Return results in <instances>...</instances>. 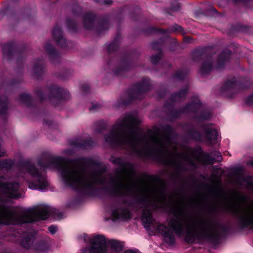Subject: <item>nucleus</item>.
<instances>
[{
    "mask_svg": "<svg viewBox=\"0 0 253 253\" xmlns=\"http://www.w3.org/2000/svg\"><path fill=\"white\" fill-rule=\"evenodd\" d=\"M19 185L17 182H9L2 184L1 188L5 195L9 198H17L19 196L18 188Z\"/></svg>",
    "mask_w": 253,
    "mask_h": 253,
    "instance_id": "nucleus-7",
    "label": "nucleus"
},
{
    "mask_svg": "<svg viewBox=\"0 0 253 253\" xmlns=\"http://www.w3.org/2000/svg\"><path fill=\"white\" fill-rule=\"evenodd\" d=\"M94 17L90 14H87L84 16V21L86 28H89L93 23Z\"/></svg>",
    "mask_w": 253,
    "mask_h": 253,
    "instance_id": "nucleus-17",
    "label": "nucleus"
},
{
    "mask_svg": "<svg viewBox=\"0 0 253 253\" xmlns=\"http://www.w3.org/2000/svg\"><path fill=\"white\" fill-rule=\"evenodd\" d=\"M43 69V64L41 60H36L34 61L32 72L35 74L40 73Z\"/></svg>",
    "mask_w": 253,
    "mask_h": 253,
    "instance_id": "nucleus-15",
    "label": "nucleus"
},
{
    "mask_svg": "<svg viewBox=\"0 0 253 253\" xmlns=\"http://www.w3.org/2000/svg\"><path fill=\"white\" fill-rule=\"evenodd\" d=\"M215 156L213 157V153L210 154H203L201 157L200 160L203 161L204 164H209L213 163L214 161H221V156L219 152H215Z\"/></svg>",
    "mask_w": 253,
    "mask_h": 253,
    "instance_id": "nucleus-10",
    "label": "nucleus"
},
{
    "mask_svg": "<svg viewBox=\"0 0 253 253\" xmlns=\"http://www.w3.org/2000/svg\"><path fill=\"white\" fill-rule=\"evenodd\" d=\"M157 229L163 235L166 242L170 245L174 243L175 241L174 236L167 226L160 224L158 225Z\"/></svg>",
    "mask_w": 253,
    "mask_h": 253,
    "instance_id": "nucleus-9",
    "label": "nucleus"
},
{
    "mask_svg": "<svg viewBox=\"0 0 253 253\" xmlns=\"http://www.w3.org/2000/svg\"><path fill=\"white\" fill-rule=\"evenodd\" d=\"M48 229L51 234H54L57 232V228L55 226L51 225L48 227Z\"/></svg>",
    "mask_w": 253,
    "mask_h": 253,
    "instance_id": "nucleus-28",
    "label": "nucleus"
},
{
    "mask_svg": "<svg viewBox=\"0 0 253 253\" xmlns=\"http://www.w3.org/2000/svg\"><path fill=\"white\" fill-rule=\"evenodd\" d=\"M176 28L175 29L176 30L180 31V29L181 28L180 26H176Z\"/></svg>",
    "mask_w": 253,
    "mask_h": 253,
    "instance_id": "nucleus-33",
    "label": "nucleus"
},
{
    "mask_svg": "<svg viewBox=\"0 0 253 253\" xmlns=\"http://www.w3.org/2000/svg\"><path fill=\"white\" fill-rule=\"evenodd\" d=\"M231 210L240 217L245 226L253 228V208L243 207L238 204L233 203L231 206Z\"/></svg>",
    "mask_w": 253,
    "mask_h": 253,
    "instance_id": "nucleus-5",
    "label": "nucleus"
},
{
    "mask_svg": "<svg viewBox=\"0 0 253 253\" xmlns=\"http://www.w3.org/2000/svg\"><path fill=\"white\" fill-rule=\"evenodd\" d=\"M50 249V245L44 241L39 242L35 247V251L38 253H47Z\"/></svg>",
    "mask_w": 253,
    "mask_h": 253,
    "instance_id": "nucleus-14",
    "label": "nucleus"
},
{
    "mask_svg": "<svg viewBox=\"0 0 253 253\" xmlns=\"http://www.w3.org/2000/svg\"><path fill=\"white\" fill-rule=\"evenodd\" d=\"M93 141L91 140H88L87 141H82L81 140H77V142H75L74 144L79 147L81 148H87L89 146H91L93 145Z\"/></svg>",
    "mask_w": 253,
    "mask_h": 253,
    "instance_id": "nucleus-16",
    "label": "nucleus"
},
{
    "mask_svg": "<svg viewBox=\"0 0 253 253\" xmlns=\"http://www.w3.org/2000/svg\"><path fill=\"white\" fill-rule=\"evenodd\" d=\"M211 10L212 11L214 12H216V11L215 9L214 8H213V7H211Z\"/></svg>",
    "mask_w": 253,
    "mask_h": 253,
    "instance_id": "nucleus-34",
    "label": "nucleus"
},
{
    "mask_svg": "<svg viewBox=\"0 0 253 253\" xmlns=\"http://www.w3.org/2000/svg\"><path fill=\"white\" fill-rule=\"evenodd\" d=\"M211 63L209 61L204 62L202 65L200 72L202 74L208 73L212 69Z\"/></svg>",
    "mask_w": 253,
    "mask_h": 253,
    "instance_id": "nucleus-18",
    "label": "nucleus"
},
{
    "mask_svg": "<svg viewBox=\"0 0 253 253\" xmlns=\"http://www.w3.org/2000/svg\"><path fill=\"white\" fill-rule=\"evenodd\" d=\"M161 59V56L160 55H154L152 56L151 57V61L153 64H156L157 63L159 60Z\"/></svg>",
    "mask_w": 253,
    "mask_h": 253,
    "instance_id": "nucleus-24",
    "label": "nucleus"
},
{
    "mask_svg": "<svg viewBox=\"0 0 253 253\" xmlns=\"http://www.w3.org/2000/svg\"><path fill=\"white\" fill-rule=\"evenodd\" d=\"M20 99L24 102H27L30 99V96L27 94H22L20 96Z\"/></svg>",
    "mask_w": 253,
    "mask_h": 253,
    "instance_id": "nucleus-26",
    "label": "nucleus"
},
{
    "mask_svg": "<svg viewBox=\"0 0 253 253\" xmlns=\"http://www.w3.org/2000/svg\"><path fill=\"white\" fill-rule=\"evenodd\" d=\"M34 240L35 236L32 234L26 233L21 239V246L24 248L29 249L33 245Z\"/></svg>",
    "mask_w": 253,
    "mask_h": 253,
    "instance_id": "nucleus-12",
    "label": "nucleus"
},
{
    "mask_svg": "<svg viewBox=\"0 0 253 253\" xmlns=\"http://www.w3.org/2000/svg\"><path fill=\"white\" fill-rule=\"evenodd\" d=\"M51 212V208L46 205L29 210H13L0 197V224H19L45 219Z\"/></svg>",
    "mask_w": 253,
    "mask_h": 253,
    "instance_id": "nucleus-3",
    "label": "nucleus"
},
{
    "mask_svg": "<svg viewBox=\"0 0 253 253\" xmlns=\"http://www.w3.org/2000/svg\"><path fill=\"white\" fill-rule=\"evenodd\" d=\"M250 164L251 165L253 166V160H252L250 162Z\"/></svg>",
    "mask_w": 253,
    "mask_h": 253,
    "instance_id": "nucleus-35",
    "label": "nucleus"
},
{
    "mask_svg": "<svg viewBox=\"0 0 253 253\" xmlns=\"http://www.w3.org/2000/svg\"><path fill=\"white\" fill-rule=\"evenodd\" d=\"M9 49V45H6L3 48V52L4 55L8 53V50Z\"/></svg>",
    "mask_w": 253,
    "mask_h": 253,
    "instance_id": "nucleus-29",
    "label": "nucleus"
},
{
    "mask_svg": "<svg viewBox=\"0 0 253 253\" xmlns=\"http://www.w3.org/2000/svg\"><path fill=\"white\" fill-rule=\"evenodd\" d=\"M49 92V98H55L57 99L67 100L70 98L69 92L66 89L59 87L57 85H52L48 88Z\"/></svg>",
    "mask_w": 253,
    "mask_h": 253,
    "instance_id": "nucleus-6",
    "label": "nucleus"
},
{
    "mask_svg": "<svg viewBox=\"0 0 253 253\" xmlns=\"http://www.w3.org/2000/svg\"><path fill=\"white\" fill-rule=\"evenodd\" d=\"M105 3V4H111L112 3V0H105V1H104Z\"/></svg>",
    "mask_w": 253,
    "mask_h": 253,
    "instance_id": "nucleus-32",
    "label": "nucleus"
},
{
    "mask_svg": "<svg viewBox=\"0 0 253 253\" xmlns=\"http://www.w3.org/2000/svg\"><path fill=\"white\" fill-rule=\"evenodd\" d=\"M100 108V105L98 104H92V105L89 107V110L92 112H95L98 110Z\"/></svg>",
    "mask_w": 253,
    "mask_h": 253,
    "instance_id": "nucleus-25",
    "label": "nucleus"
},
{
    "mask_svg": "<svg viewBox=\"0 0 253 253\" xmlns=\"http://www.w3.org/2000/svg\"><path fill=\"white\" fill-rule=\"evenodd\" d=\"M130 213L126 208L119 207L113 209L110 214V219L113 221L124 220L130 218Z\"/></svg>",
    "mask_w": 253,
    "mask_h": 253,
    "instance_id": "nucleus-8",
    "label": "nucleus"
},
{
    "mask_svg": "<svg viewBox=\"0 0 253 253\" xmlns=\"http://www.w3.org/2000/svg\"><path fill=\"white\" fill-rule=\"evenodd\" d=\"M45 49L49 54L51 58H52V57L56 55V52L54 48L49 43H47L45 46Z\"/></svg>",
    "mask_w": 253,
    "mask_h": 253,
    "instance_id": "nucleus-20",
    "label": "nucleus"
},
{
    "mask_svg": "<svg viewBox=\"0 0 253 253\" xmlns=\"http://www.w3.org/2000/svg\"><path fill=\"white\" fill-rule=\"evenodd\" d=\"M186 92H187V89H184V90L181 91L179 93H178L175 96V99L182 98L183 96H184L185 95Z\"/></svg>",
    "mask_w": 253,
    "mask_h": 253,
    "instance_id": "nucleus-27",
    "label": "nucleus"
},
{
    "mask_svg": "<svg viewBox=\"0 0 253 253\" xmlns=\"http://www.w3.org/2000/svg\"><path fill=\"white\" fill-rule=\"evenodd\" d=\"M149 89V85L148 84H142L139 88V92L142 93L146 91Z\"/></svg>",
    "mask_w": 253,
    "mask_h": 253,
    "instance_id": "nucleus-22",
    "label": "nucleus"
},
{
    "mask_svg": "<svg viewBox=\"0 0 253 253\" xmlns=\"http://www.w3.org/2000/svg\"><path fill=\"white\" fill-rule=\"evenodd\" d=\"M180 4H177V6H176V8H172V10L173 11H176L177 10H178V9H179L180 8Z\"/></svg>",
    "mask_w": 253,
    "mask_h": 253,
    "instance_id": "nucleus-31",
    "label": "nucleus"
},
{
    "mask_svg": "<svg viewBox=\"0 0 253 253\" xmlns=\"http://www.w3.org/2000/svg\"><path fill=\"white\" fill-rule=\"evenodd\" d=\"M205 132L206 137L210 143H214V141L218 136L217 130L212 126H208L206 128Z\"/></svg>",
    "mask_w": 253,
    "mask_h": 253,
    "instance_id": "nucleus-11",
    "label": "nucleus"
},
{
    "mask_svg": "<svg viewBox=\"0 0 253 253\" xmlns=\"http://www.w3.org/2000/svg\"><path fill=\"white\" fill-rule=\"evenodd\" d=\"M7 108L6 101L5 99H0V114H4Z\"/></svg>",
    "mask_w": 253,
    "mask_h": 253,
    "instance_id": "nucleus-21",
    "label": "nucleus"
},
{
    "mask_svg": "<svg viewBox=\"0 0 253 253\" xmlns=\"http://www.w3.org/2000/svg\"><path fill=\"white\" fill-rule=\"evenodd\" d=\"M120 169L114 176H106L99 165L87 168L84 160L65 162L61 157H49L46 163H26L20 168L19 176L27 182L29 188L45 190L49 185L44 169L56 168L60 170L64 183L75 190L89 191L101 187L118 196L133 198V165L121 158L112 159Z\"/></svg>",
    "mask_w": 253,
    "mask_h": 253,
    "instance_id": "nucleus-1",
    "label": "nucleus"
},
{
    "mask_svg": "<svg viewBox=\"0 0 253 253\" xmlns=\"http://www.w3.org/2000/svg\"><path fill=\"white\" fill-rule=\"evenodd\" d=\"M188 161H189V162L190 163H191L192 164H193V162H192L191 160H188Z\"/></svg>",
    "mask_w": 253,
    "mask_h": 253,
    "instance_id": "nucleus-36",
    "label": "nucleus"
},
{
    "mask_svg": "<svg viewBox=\"0 0 253 253\" xmlns=\"http://www.w3.org/2000/svg\"><path fill=\"white\" fill-rule=\"evenodd\" d=\"M11 162L9 161H0V168H10Z\"/></svg>",
    "mask_w": 253,
    "mask_h": 253,
    "instance_id": "nucleus-23",
    "label": "nucleus"
},
{
    "mask_svg": "<svg viewBox=\"0 0 253 253\" xmlns=\"http://www.w3.org/2000/svg\"><path fill=\"white\" fill-rule=\"evenodd\" d=\"M53 36L54 39L59 44L62 46L65 45L66 41L62 36V32L59 27L56 26L55 27L53 31Z\"/></svg>",
    "mask_w": 253,
    "mask_h": 253,
    "instance_id": "nucleus-13",
    "label": "nucleus"
},
{
    "mask_svg": "<svg viewBox=\"0 0 253 253\" xmlns=\"http://www.w3.org/2000/svg\"><path fill=\"white\" fill-rule=\"evenodd\" d=\"M124 253H140L138 250H128Z\"/></svg>",
    "mask_w": 253,
    "mask_h": 253,
    "instance_id": "nucleus-30",
    "label": "nucleus"
},
{
    "mask_svg": "<svg viewBox=\"0 0 253 253\" xmlns=\"http://www.w3.org/2000/svg\"><path fill=\"white\" fill-rule=\"evenodd\" d=\"M90 242V249H83L81 253H120L123 249V245L119 241L115 239L107 240L103 235L92 236Z\"/></svg>",
    "mask_w": 253,
    "mask_h": 253,
    "instance_id": "nucleus-4",
    "label": "nucleus"
},
{
    "mask_svg": "<svg viewBox=\"0 0 253 253\" xmlns=\"http://www.w3.org/2000/svg\"><path fill=\"white\" fill-rule=\"evenodd\" d=\"M66 153L67 154H70V153H69L68 151H66Z\"/></svg>",
    "mask_w": 253,
    "mask_h": 253,
    "instance_id": "nucleus-37",
    "label": "nucleus"
},
{
    "mask_svg": "<svg viewBox=\"0 0 253 253\" xmlns=\"http://www.w3.org/2000/svg\"><path fill=\"white\" fill-rule=\"evenodd\" d=\"M200 106V102L198 98L195 99L194 101L189 104L186 107V110L187 111H194L196 108L199 107Z\"/></svg>",
    "mask_w": 253,
    "mask_h": 253,
    "instance_id": "nucleus-19",
    "label": "nucleus"
},
{
    "mask_svg": "<svg viewBox=\"0 0 253 253\" xmlns=\"http://www.w3.org/2000/svg\"><path fill=\"white\" fill-rule=\"evenodd\" d=\"M139 123L136 116L125 115L117 121L112 130L105 135V141L126 149L138 157H154L166 165L183 168V153L177 152L176 144L172 141L169 135L154 132L142 136L137 128Z\"/></svg>",
    "mask_w": 253,
    "mask_h": 253,
    "instance_id": "nucleus-2",
    "label": "nucleus"
}]
</instances>
